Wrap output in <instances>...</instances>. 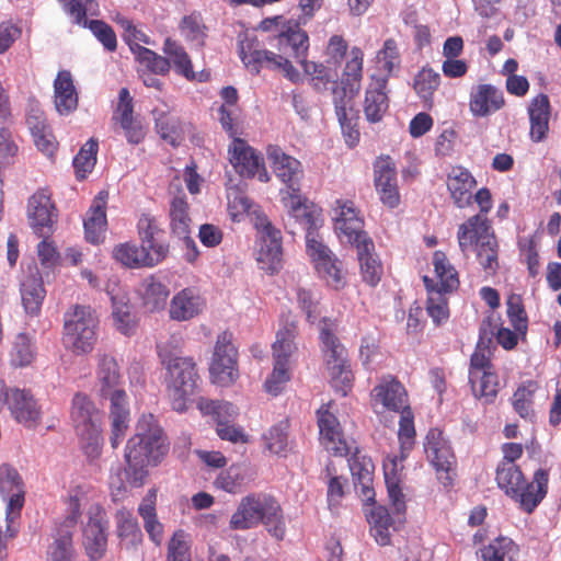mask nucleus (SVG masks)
I'll use <instances>...</instances> for the list:
<instances>
[{
    "mask_svg": "<svg viewBox=\"0 0 561 561\" xmlns=\"http://www.w3.org/2000/svg\"><path fill=\"white\" fill-rule=\"evenodd\" d=\"M137 233L140 247L153 266L163 262L170 252V244L163 239L164 229L159 219L150 214L142 213L137 220Z\"/></svg>",
    "mask_w": 561,
    "mask_h": 561,
    "instance_id": "15",
    "label": "nucleus"
},
{
    "mask_svg": "<svg viewBox=\"0 0 561 561\" xmlns=\"http://www.w3.org/2000/svg\"><path fill=\"white\" fill-rule=\"evenodd\" d=\"M446 185L458 208H466L472 204V190L477 186V180L468 169L461 165L451 168Z\"/></svg>",
    "mask_w": 561,
    "mask_h": 561,
    "instance_id": "32",
    "label": "nucleus"
},
{
    "mask_svg": "<svg viewBox=\"0 0 561 561\" xmlns=\"http://www.w3.org/2000/svg\"><path fill=\"white\" fill-rule=\"evenodd\" d=\"M288 428V422L282 421L264 433L262 439L265 449L273 455L286 456L289 450Z\"/></svg>",
    "mask_w": 561,
    "mask_h": 561,
    "instance_id": "55",
    "label": "nucleus"
},
{
    "mask_svg": "<svg viewBox=\"0 0 561 561\" xmlns=\"http://www.w3.org/2000/svg\"><path fill=\"white\" fill-rule=\"evenodd\" d=\"M295 218L306 229V250L313 264L332 254L331 250L319 238L317 218L312 211L308 210V207L300 210L299 217Z\"/></svg>",
    "mask_w": 561,
    "mask_h": 561,
    "instance_id": "35",
    "label": "nucleus"
},
{
    "mask_svg": "<svg viewBox=\"0 0 561 561\" xmlns=\"http://www.w3.org/2000/svg\"><path fill=\"white\" fill-rule=\"evenodd\" d=\"M505 105L503 92L495 85L482 83L470 92L469 108L473 116L485 117Z\"/></svg>",
    "mask_w": 561,
    "mask_h": 561,
    "instance_id": "27",
    "label": "nucleus"
},
{
    "mask_svg": "<svg viewBox=\"0 0 561 561\" xmlns=\"http://www.w3.org/2000/svg\"><path fill=\"white\" fill-rule=\"evenodd\" d=\"M156 503L157 490L150 489L138 506V514L144 520V528L150 540L160 546L163 540V525L158 519Z\"/></svg>",
    "mask_w": 561,
    "mask_h": 561,
    "instance_id": "37",
    "label": "nucleus"
},
{
    "mask_svg": "<svg viewBox=\"0 0 561 561\" xmlns=\"http://www.w3.org/2000/svg\"><path fill=\"white\" fill-rule=\"evenodd\" d=\"M21 299L30 316H38L46 296L43 279L38 274L26 276L21 283Z\"/></svg>",
    "mask_w": 561,
    "mask_h": 561,
    "instance_id": "39",
    "label": "nucleus"
},
{
    "mask_svg": "<svg viewBox=\"0 0 561 561\" xmlns=\"http://www.w3.org/2000/svg\"><path fill=\"white\" fill-rule=\"evenodd\" d=\"M266 157L275 176L286 186L282 190V194H286L283 196L285 205L289 208L290 215L299 217L300 210L307 207L300 194L305 175L301 162L277 145L266 147Z\"/></svg>",
    "mask_w": 561,
    "mask_h": 561,
    "instance_id": "8",
    "label": "nucleus"
},
{
    "mask_svg": "<svg viewBox=\"0 0 561 561\" xmlns=\"http://www.w3.org/2000/svg\"><path fill=\"white\" fill-rule=\"evenodd\" d=\"M165 561H192L190 535L184 529L175 530L169 539Z\"/></svg>",
    "mask_w": 561,
    "mask_h": 561,
    "instance_id": "57",
    "label": "nucleus"
},
{
    "mask_svg": "<svg viewBox=\"0 0 561 561\" xmlns=\"http://www.w3.org/2000/svg\"><path fill=\"white\" fill-rule=\"evenodd\" d=\"M529 137L534 142H540L546 139L549 131V122L551 117V104L549 96L539 93L529 102Z\"/></svg>",
    "mask_w": 561,
    "mask_h": 561,
    "instance_id": "33",
    "label": "nucleus"
},
{
    "mask_svg": "<svg viewBox=\"0 0 561 561\" xmlns=\"http://www.w3.org/2000/svg\"><path fill=\"white\" fill-rule=\"evenodd\" d=\"M538 385L534 380L523 382L517 387L512 397V405L514 411L525 420H533L535 417L534 394Z\"/></svg>",
    "mask_w": 561,
    "mask_h": 561,
    "instance_id": "49",
    "label": "nucleus"
},
{
    "mask_svg": "<svg viewBox=\"0 0 561 561\" xmlns=\"http://www.w3.org/2000/svg\"><path fill=\"white\" fill-rule=\"evenodd\" d=\"M506 313L514 330L522 335H526L528 328V317L522 296L518 294L510 295L506 300Z\"/></svg>",
    "mask_w": 561,
    "mask_h": 561,
    "instance_id": "58",
    "label": "nucleus"
},
{
    "mask_svg": "<svg viewBox=\"0 0 561 561\" xmlns=\"http://www.w3.org/2000/svg\"><path fill=\"white\" fill-rule=\"evenodd\" d=\"M290 379L288 364L278 360H274V367L271 375L264 382L266 392L272 396H277L282 392L286 382Z\"/></svg>",
    "mask_w": 561,
    "mask_h": 561,
    "instance_id": "62",
    "label": "nucleus"
},
{
    "mask_svg": "<svg viewBox=\"0 0 561 561\" xmlns=\"http://www.w3.org/2000/svg\"><path fill=\"white\" fill-rule=\"evenodd\" d=\"M88 523L83 529V545L91 561H100L107 548L108 519L105 510L99 504L88 512Z\"/></svg>",
    "mask_w": 561,
    "mask_h": 561,
    "instance_id": "17",
    "label": "nucleus"
},
{
    "mask_svg": "<svg viewBox=\"0 0 561 561\" xmlns=\"http://www.w3.org/2000/svg\"><path fill=\"white\" fill-rule=\"evenodd\" d=\"M433 265L438 280L435 282L437 290L451 293L459 287L458 272L443 251L437 250L433 253Z\"/></svg>",
    "mask_w": 561,
    "mask_h": 561,
    "instance_id": "43",
    "label": "nucleus"
},
{
    "mask_svg": "<svg viewBox=\"0 0 561 561\" xmlns=\"http://www.w3.org/2000/svg\"><path fill=\"white\" fill-rule=\"evenodd\" d=\"M314 267L328 286L335 290L344 288L346 280L342 270V262H340L333 253L323 261L316 263Z\"/></svg>",
    "mask_w": 561,
    "mask_h": 561,
    "instance_id": "52",
    "label": "nucleus"
},
{
    "mask_svg": "<svg viewBox=\"0 0 561 561\" xmlns=\"http://www.w3.org/2000/svg\"><path fill=\"white\" fill-rule=\"evenodd\" d=\"M238 351L232 344V334L225 331L217 336L209 367L213 382L220 386L233 383L238 377Z\"/></svg>",
    "mask_w": 561,
    "mask_h": 561,
    "instance_id": "13",
    "label": "nucleus"
},
{
    "mask_svg": "<svg viewBox=\"0 0 561 561\" xmlns=\"http://www.w3.org/2000/svg\"><path fill=\"white\" fill-rule=\"evenodd\" d=\"M424 451L427 460L435 468L437 474L445 473V479L450 483L449 471L456 462L454 451L444 433L438 428H431L424 439ZM442 479L443 477L439 476Z\"/></svg>",
    "mask_w": 561,
    "mask_h": 561,
    "instance_id": "23",
    "label": "nucleus"
},
{
    "mask_svg": "<svg viewBox=\"0 0 561 561\" xmlns=\"http://www.w3.org/2000/svg\"><path fill=\"white\" fill-rule=\"evenodd\" d=\"M423 283L427 291L426 311L436 327L445 323L449 318L448 293L437 290V284L428 276H423Z\"/></svg>",
    "mask_w": 561,
    "mask_h": 561,
    "instance_id": "38",
    "label": "nucleus"
},
{
    "mask_svg": "<svg viewBox=\"0 0 561 561\" xmlns=\"http://www.w3.org/2000/svg\"><path fill=\"white\" fill-rule=\"evenodd\" d=\"M55 106L59 114L68 115L78 106V93L72 76L68 70H60L54 81Z\"/></svg>",
    "mask_w": 561,
    "mask_h": 561,
    "instance_id": "36",
    "label": "nucleus"
},
{
    "mask_svg": "<svg viewBox=\"0 0 561 561\" xmlns=\"http://www.w3.org/2000/svg\"><path fill=\"white\" fill-rule=\"evenodd\" d=\"M439 84L440 76L432 68L423 67L414 77L413 88L427 108L433 106V95Z\"/></svg>",
    "mask_w": 561,
    "mask_h": 561,
    "instance_id": "51",
    "label": "nucleus"
},
{
    "mask_svg": "<svg viewBox=\"0 0 561 561\" xmlns=\"http://www.w3.org/2000/svg\"><path fill=\"white\" fill-rule=\"evenodd\" d=\"M192 218L190 216V205L185 194L181 191L180 195L174 196L169 207V227L171 233L180 240H184L187 245H192L193 252L187 253L186 260L194 262L197 257V250L193 239L190 238Z\"/></svg>",
    "mask_w": 561,
    "mask_h": 561,
    "instance_id": "24",
    "label": "nucleus"
},
{
    "mask_svg": "<svg viewBox=\"0 0 561 561\" xmlns=\"http://www.w3.org/2000/svg\"><path fill=\"white\" fill-rule=\"evenodd\" d=\"M170 291L164 284L150 278L145 284L144 304L150 311L160 310L165 306Z\"/></svg>",
    "mask_w": 561,
    "mask_h": 561,
    "instance_id": "59",
    "label": "nucleus"
},
{
    "mask_svg": "<svg viewBox=\"0 0 561 561\" xmlns=\"http://www.w3.org/2000/svg\"><path fill=\"white\" fill-rule=\"evenodd\" d=\"M71 419L79 435L89 439L98 438L100 423L93 402L83 393H76L72 399Z\"/></svg>",
    "mask_w": 561,
    "mask_h": 561,
    "instance_id": "25",
    "label": "nucleus"
},
{
    "mask_svg": "<svg viewBox=\"0 0 561 561\" xmlns=\"http://www.w3.org/2000/svg\"><path fill=\"white\" fill-rule=\"evenodd\" d=\"M472 201L480 211L458 227V244L463 254L473 251L486 273H494L499 268V241L488 218L493 205L492 194L488 187H481L472 194Z\"/></svg>",
    "mask_w": 561,
    "mask_h": 561,
    "instance_id": "2",
    "label": "nucleus"
},
{
    "mask_svg": "<svg viewBox=\"0 0 561 561\" xmlns=\"http://www.w3.org/2000/svg\"><path fill=\"white\" fill-rule=\"evenodd\" d=\"M112 301V316L115 328L124 335L130 336L136 331V320L130 311L128 297L123 291H108Z\"/></svg>",
    "mask_w": 561,
    "mask_h": 561,
    "instance_id": "40",
    "label": "nucleus"
},
{
    "mask_svg": "<svg viewBox=\"0 0 561 561\" xmlns=\"http://www.w3.org/2000/svg\"><path fill=\"white\" fill-rule=\"evenodd\" d=\"M473 396L483 404L495 402L500 391L499 376L495 370L482 371L469 378Z\"/></svg>",
    "mask_w": 561,
    "mask_h": 561,
    "instance_id": "42",
    "label": "nucleus"
},
{
    "mask_svg": "<svg viewBox=\"0 0 561 561\" xmlns=\"http://www.w3.org/2000/svg\"><path fill=\"white\" fill-rule=\"evenodd\" d=\"M367 520L370 525V534L377 543L380 546L389 545L391 539L390 528H393V520L388 510L382 505L374 506L367 516Z\"/></svg>",
    "mask_w": 561,
    "mask_h": 561,
    "instance_id": "45",
    "label": "nucleus"
},
{
    "mask_svg": "<svg viewBox=\"0 0 561 561\" xmlns=\"http://www.w3.org/2000/svg\"><path fill=\"white\" fill-rule=\"evenodd\" d=\"M228 154L230 163L241 178H257L263 183L270 181L263 156L244 139L234 137L228 148Z\"/></svg>",
    "mask_w": 561,
    "mask_h": 561,
    "instance_id": "14",
    "label": "nucleus"
},
{
    "mask_svg": "<svg viewBox=\"0 0 561 561\" xmlns=\"http://www.w3.org/2000/svg\"><path fill=\"white\" fill-rule=\"evenodd\" d=\"M95 379L102 399L110 400L112 419L111 445L115 449L122 443L128 428L129 409L127 393L116 358L110 354H98Z\"/></svg>",
    "mask_w": 561,
    "mask_h": 561,
    "instance_id": "4",
    "label": "nucleus"
},
{
    "mask_svg": "<svg viewBox=\"0 0 561 561\" xmlns=\"http://www.w3.org/2000/svg\"><path fill=\"white\" fill-rule=\"evenodd\" d=\"M27 215L32 228L39 237L48 236L51 232L57 214L48 188H38L30 197Z\"/></svg>",
    "mask_w": 561,
    "mask_h": 561,
    "instance_id": "22",
    "label": "nucleus"
},
{
    "mask_svg": "<svg viewBox=\"0 0 561 561\" xmlns=\"http://www.w3.org/2000/svg\"><path fill=\"white\" fill-rule=\"evenodd\" d=\"M136 60L142 65L149 72L165 76L170 71V60L167 57L158 55L153 50L139 44L130 45Z\"/></svg>",
    "mask_w": 561,
    "mask_h": 561,
    "instance_id": "53",
    "label": "nucleus"
},
{
    "mask_svg": "<svg viewBox=\"0 0 561 561\" xmlns=\"http://www.w3.org/2000/svg\"><path fill=\"white\" fill-rule=\"evenodd\" d=\"M387 84V77L371 76L363 104L365 117L369 123L380 122L389 108Z\"/></svg>",
    "mask_w": 561,
    "mask_h": 561,
    "instance_id": "30",
    "label": "nucleus"
},
{
    "mask_svg": "<svg viewBox=\"0 0 561 561\" xmlns=\"http://www.w3.org/2000/svg\"><path fill=\"white\" fill-rule=\"evenodd\" d=\"M332 103L340 123L345 142L348 147H354L359 141V130L357 128L358 115L355 110V96L358 93V85L332 81Z\"/></svg>",
    "mask_w": 561,
    "mask_h": 561,
    "instance_id": "10",
    "label": "nucleus"
},
{
    "mask_svg": "<svg viewBox=\"0 0 561 561\" xmlns=\"http://www.w3.org/2000/svg\"><path fill=\"white\" fill-rule=\"evenodd\" d=\"M255 228L260 233V249L256 254L259 267L271 275L276 274L283 267L280 230L265 216L256 217Z\"/></svg>",
    "mask_w": 561,
    "mask_h": 561,
    "instance_id": "12",
    "label": "nucleus"
},
{
    "mask_svg": "<svg viewBox=\"0 0 561 561\" xmlns=\"http://www.w3.org/2000/svg\"><path fill=\"white\" fill-rule=\"evenodd\" d=\"M98 149L99 144L94 139L88 140L81 147V149L73 159V168L77 180L82 181L87 178L89 173L92 172L96 163Z\"/></svg>",
    "mask_w": 561,
    "mask_h": 561,
    "instance_id": "56",
    "label": "nucleus"
},
{
    "mask_svg": "<svg viewBox=\"0 0 561 561\" xmlns=\"http://www.w3.org/2000/svg\"><path fill=\"white\" fill-rule=\"evenodd\" d=\"M400 412L398 440L400 444L401 458H405L415 445L416 431L414 426V414L410 407Z\"/></svg>",
    "mask_w": 561,
    "mask_h": 561,
    "instance_id": "54",
    "label": "nucleus"
},
{
    "mask_svg": "<svg viewBox=\"0 0 561 561\" xmlns=\"http://www.w3.org/2000/svg\"><path fill=\"white\" fill-rule=\"evenodd\" d=\"M297 336V325L286 323L276 333V340L272 345L274 360H280L288 364L289 357L297 351L295 339Z\"/></svg>",
    "mask_w": 561,
    "mask_h": 561,
    "instance_id": "47",
    "label": "nucleus"
},
{
    "mask_svg": "<svg viewBox=\"0 0 561 561\" xmlns=\"http://www.w3.org/2000/svg\"><path fill=\"white\" fill-rule=\"evenodd\" d=\"M352 245H354L357 251L363 280L370 286H376L381 279L383 270L375 252V244L371 238L362 239Z\"/></svg>",
    "mask_w": 561,
    "mask_h": 561,
    "instance_id": "34",
    "label": "nucleus"
},
{
    "mask_svg": "<svg viewBox=\"0 0 561 561\" xmlns=\"http://www.w3.org/2000/svg\"><path fill=\"white\" fill-rule=\"evenodd\" d=\"M34 347L31 339L25 333L16 335L10 353L11 364L15 367H24L34 359Z\"/></svg>",
    "mask_w": 561,
    "mask_h": 561,
    "instance_id": "60",
    "label": "nucleus"
},
{
    "mask_svg": "<svg viewBox=\"0 0 561 561\" xmlns=\"http://www.w3.org/2000/svg\"><path fill=\"white\" fill-rule=\"evenodd\" d=\"M371 400L381 403L385 409L399 412L409 407L404 386L391 375L380 378L371 391Z\"/></svg>",
    "mask_w": 561,
    "mask_h": 561,
    "instance_id": "28",
    "label": "nucleus"
},
{
    "mask_svg": "<svg viewBox=\"0 0 561 561\" xmlns=\"http://www.w3.org/2000/svg\"><path fill=\"white\" fill-rule=\"evenodd\" d=\"M48 561H78L72 546V535L69 531L54 541Z\"/></svg>",
    "mask_w": 561,
    "mask_h": 561,
    "instance_id": "64",
    "label": "nucleus"
},
{
    "mask_svg": "<svg viewBox=\"0 0 561 561\" xmlns=\"http://www.w3.org/2000/svg\"><path fill=\"white\" fill-rule=\"evenodd\" d=\"M374 185L381 204L394 209L401 203L396 163L389 156L374 162Z\"/></svg>",
    "mask_w": 561,
    "mask_h": 561,
    "instance_id": "18",
    "label": "nucleus"
},
{
    "mask_svg": "<svg viewBox=\"0 0 561 561\" xmlns=\"http://www.w3.org/2000/svg\"><path fill=\"white\" fill-rule=\"evenodd\" d=\"M108 192L100 191L92 201L83 220L84 234L88 242L98 244L103 240L107 226L106 206Z\"/></svg>",
    "mask_w": 561,
    "mask_h": 561,
    "instance_id": "31",
    "label": "nucleus"
},
{
    "mask_svg": "<svg viewBox=\"0 0 561 561\" xmlns=\"http://www.w3.org/2000/svg\"><path fill=\"white\" fill-rule=\"evenodd\" d=\"M363 65H364V53L359 47H352L351 49V58L347 60L344 71L343 78L345 83H353L354 85H360V81L363 78Z\"/></svg>",
    "mask_w": 561,
    "mask_h": 561,
    "instance_id": "63",
    "label": "nucleus"
},
{
    "mask_svg": "<svg viewBox=\"0 0 561 561\" xmlns=\"http://www.w3.org/2000/svg\"><path fill=\"white\" fill-rule=\"evenodd\" d=\"M334 204V210L336 211L335 229L342 241L353 244L362 239L369 238L364 230V219L360 211L353 201L336 199Z\"/></svg>",
    "mask_w": 561,
    "mask_h": 561,
    "instance_id": "20",
    "label": "nucleus"
},
{
    "mask_svg": "<svg viewBox=\"0 0 561 561\" xmlns=\"http://www.w3.org/2000/svg\"><path fill=\"white\" fill-rule=\"evenodd\" d=\"M301 23L288 21L282 25L280 31L271 39L272 46L276 47L278 54L267 49L240 50V57L244 66L257 75L262 68L280 70L285 78L291 82L300 80L299 71L293 66L290 58L300 62L307 58L309 49V36L300 28Z\"/></svg>",
    "mask_w": 561,
    "mask_h": 561,
    "instance_id": "1",
    "label": "nucleus"
},
{
    "mask_svg": "<svg viewBox=\"0 0 561 561\" xmlns=\"http://www.w3.org/2000/svg\"><path fill=\"white\" fill-rule=\"evenodd\" d=\"M206 306L205 299L193 287H186L176 293L169 305L171 320L183 322L199 316Z\"/></svg>",
    "mask_w": 561,
    "mask_h": 561,
    "instance_id": "29",
    "label": "nucleus"
},
{
    "mask_svg": "<svg viewBox=\"0 0 561 561\" xmlns=\"http://www.w3.org/2000/svg\"><path fill=\"white\" fill-rule=\"evenodd\" d=\"M482 561H517L518 547L507 537H499L492 540L481 550Z\"/></svg>",
    "mask_w": 561,
    "mask_h": 561,
    "instance_id": "48",
    "label": "nucleus"
},
{
    "mask_svg": "<svg viewBox=\"0 0 561 561\" xmlns=\"http://www.w3.org/2000/svg\"><path fill=\"white\" fill-rule=\"evenodd\" d=\"M99 320L89 306L75 305L64 316V342L76 354L92 352Z\"/></svg>",
    "mask_w": 561,
    "mask_h": 561,
    "instance_id": "9",
    "label": "nucleus"
},
{
    "mask_svg": "<svg viewBox=\"0 0 561 561\" xmlns=\"http://www.w3.org/2000/svg\"><path fill=\"white\" fill-rule=\"evenodd\" d=\"M376 59L379 70L383 72L382 77H387L388 81L401 68V54L397 41L394 38L386 39L378 50Z\"/></svg>",
    "mask_w": 561,
    "mask_h": 561,
    "instance_id": "50",
    "label": "nucleus"
},
{
    "mask_svg": "<svg viewBox=\"0 0 561 561\" xmlns=\"http://www.w3.org/2000/svg\"><path fill=\"white\" fill-rule=\"evenodd\" d=\"M276 499L264 493H251L241 499L237 510L231 515L229 528L248 530L263 523L266 514L273 508Z\"/></svg>",
    "mask_w": 561,
    "mask_h": 561,
    "instance_id": "16",
    "label": "nucleus"
},
{
    "mask_svg": "<svg viewBox=\"0 0 561 561\" xmlns=\"http://www.w3.org/2000/svg\"><path fill=\"white\" fill-rule=\"evenodd\" d=\"M136 434L125 447L126 473L135 485H141L147 468L160 465L167 457L170 444L152 414H144L137 422Z\"/></svg>",
    "mask_w": 561,
    "mask_h": 561,
    "instance_id": "3",
    "label": "nucleus"
},
{
    "mask_svg": "<svg viewBox=\"0 0 561 561\" xmlns=\"http://www.w3.org/2000/svg\"><path fill=\"white\" fill-rule=\"evenodd\" d=\"M116 535L126 548L136 547L142 540V533L133 513L123 507L115 514Z\"/></svg>",
    "mask_w": 561,
    "mask_h": 561,
    "instance_id": "41",
    "label": "nucleus"
},
{
    "mask_svg": "<svg viewBox=\"0 0 561 561\" xmlns=\"http://www.w3.org/2000/svg\"><path fill=\"white\" fill-rule=\"evenodd\" d=\"M329 408V404L322 405L317 411L320 443L331 455L345 457L350 448L337 417L330 412Z\"/></svg>",
    "mask_w": 561,
    "mask_h": 561,
    "instance_id": "21",
    "label": "nucleus"
},
{
    "mask_svg": "<svg viewBox=\"0 0 561 561\" xmlns=\"http://www.w3.org/2000/svg\"><path fill=\"white\" fill-rule=\"evenodd\" d=\"M0 494L7 501V534L15 537L19 531L15 520L20 518L25 502V484L18 469L10 463L0 465Z\"/></svg>",
    "mask_w": 561,
    "mask_h": 561,
    "instance_id": "11",
    "label": "nucleus"
},
{
    "mask_svg": "<svg viewBox=\"0 0 561 561\" xmlns=\"http://www.w3.org/2000/svg\"><path fill=\"white\" fill-rule=\"evenodd\" d=\"M158 355L167 369L165 382L172 408L178 412L186 410L187 400L198 390L199 376L192 357L173 356L167 347L158 345Z\"/></svg>",
    "mask_w": 561,
    "mask_h": 561,
    "instance_id": "6",
    "label": "nucleus"
},
{
    "mask_svg": "<svg viewBox=\"0 0 561 561\" xmlns=\"http://www.w3.org/2000/svg\"><path fill=\"white\" fill-rule=\"evenodd\" d=\"M497 486L527 513H533L546 497L549 473L539 468L534 472L533 481L528 482L517 465L499 462L495 471Z\"/></svg>",
    "mask_w": 561,
    "mask_h": 561,
    "instance_id": "5",
    "label": "nucleus"
},
{
    "mask_svg": "<svg viewBox=\"0 0 561 561\" xmlns=\"http://www.w3.org/2000/svg\"><path fill=\"white\" fill-rule=\"evenodd\" d=\"M180 30L185 38L203 46L206 37V26L199 13H192L182 19Z\"/></svg>",
    "mask_w": 561,
    "mask_h": 561,
    "instance_id": "61",
    "label": "nucleus"
},
{
    "mask_svg": "<svg viewBox=\"0 0 561 561\" xmlns=\"http://www.w3.org/2000/svg\"><path fill=\"white\" fill-rule=\"evenodd\" d=\"M4 403L11 416L26 428H36L42 422V409L30 390L9 388L4 392Z\"/></svg>",
    "mask_w": 561,
    "mask_h": 561,
    "instance_id": "19",
    "label": "nucleus"
},
{
    "mask_svg": "<svg viewBox=\"0 0 561 561\" xmlns=\"http://www.w3.org/2000/svg\"><path fill=\"white\" fill-rule=\"evenodd\" d=\"M319 339L331 383L342 396L352 389L354 376L347 359V351L335 334V320L323 318L319 323Z\"/></svg>",
    "mask_w": 561,
    "mask_h": 561,
    "instance_id": "7",
    "label": "nucleus"
},
{
    "mask_svg": "<svg viewBox=\"0 0 561 561\" xmlns=\"http://www.w3.org/2000/svg\"><path fill=\"white\" fill-rule=\"evenodd\" d=\"M163 53L168 56L170 64H173L178 75L190 81L195 80L196 73L193 70L192 60L182 45L168 37L163 44Z\"/></svg>",
    "mask_w": 561,
    "mask_h": 561,
    "instance_id": "46",
    "label": "nucleus"
},
{
    "mask_svg": "<svg viewBox=\"0 0 561 561\" xmlns=\"http://www.w3.org/2000/svg\"><path fill=\"white\" fill-rule=\"evenodd\" d=\"M146 252L135 242H124L112 250L113 259L128 268L153 267L146 256Z\"/></svg>",
    "mask_w": 561,
    "mask_h": 561,
    "instance_id": "44",
    "label": "nucleus"
},
{
    "mask_svg": "<svg viewBox=\"0 0 561 561\" xmlns=\"http://www.w3.org/2000/svg\"><path fill=\"white\" fill-rule=\"evenodd\" d=\"M493 317L482 320L479 331V341L474 352L470 356L469 378L482 374V371L495 370L491 360V344L493 336Z\"/></svg>",
    "mask_w": 561,
    "mask_h": 561,
    "instance_id": "26",
    "label": "nucleus"
}]
</instances>
